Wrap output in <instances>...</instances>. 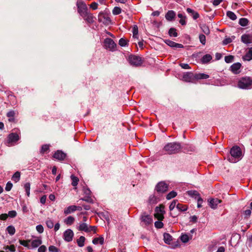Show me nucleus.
<instances>
[{
  "label": "nucleus",
  "mask_w": 252,
  "mask_h": 252,
  "mask_svg": "<svg viewBox=\"0 0 252 252\" xmlns=\"http://www.w3.org/2000/svg\"><path fill=\"white\" fill-rule=\"evenodd\" d=\"M230 156L227 158L230 162H236L242 157V151L240 148L237 146H233L230 151Z\"/></svg>",
  "instance_id": "nucleus-1"
},
{
  "label": "nucleus",
  "mask_w": 252,
  "mask_h": 252,
  "mask_svg": "<svg viewBox=\"0 0 252 252\" xmlns=\"http://www.w3.org/2000/svg\"><path fill=\"white\" fill-rule=\"evenodd\" d=\"M181 144L178 142H170L165 145L163 150L168 154H175L181 150Z\"/></svg>",
  "instance_id": "nucleus-2"
},
{
  "label": "nucleus",
  "mask_w": 252,
  "mask_h": 252,
  "mask_svg": "<svg viewBox=\"0 0 252 252\" xmlns=\"http://www.w3.org/2000/svg\"><path fill=\"white\" fill-rule=\"evenodd\" d=\"M103 46L105 49L108 50L110 51L113 52L116 50L117 44L115 42L110 38H106L104 39L103 42Z\"/></svg>",
  "instance_id": "nucleus-3"
},
{
  "label": "nucleus",
  "mask_w": 252,
  "mask_h": 252,
  "mask_svg": "<svg viewBox=\"0 0 252 252\" xmlns=\"http://www.w3.org/2000/svg\"><path fill=\"white\" fill-rule=\"evenodd\" d=\"M252 83V80L249 77H242L238 82L239 88L243 89H248Z\"/></svg>",
  "instance_id": "nucleus-4"
},
{
  "label": "nucleus",
  "mask_w": 252,
  "mask_h": 252,
  "mask_svg": "<svg viewBox=\"0 0 252 252\" xmlns=\"http://www.w3.org/2000/svg\"><path fill=\"white\" fill-rule=\"evenodd\" d=\"M128 60L129 63L135 66H140L143 63L142 58L138 56L131 55L129 56Z\"/></svg>",
  "instance_id": "nucleus-5"
},
{
  "label": "nucleus",
  "mask_w": 252,
  "mask_h": 252,
  "mask_svg": "<svg viewBox=\"0 0 252 252\" xmlns=\"http://www.w3.org/2000/svg\"><path fill=\"white\" fill-rule=\"evenodd\" d=\"M140 220L142 223V225L148 226L151 224L153 222V219L152 217L147 214L145 212L142 213L140 216Z\"/></svg>",
  "instance_id": "nucleus-6"
},
{
  "label": "nucleus",
  "mask_w": 252,
  "mask_h": 252,
  "mask_svg": "<svg viewBox=\"0 0 252 252\" xmlns=\"http://www.w3.org/2000/svg\"><path fill=\"white\" fill-rule=\"evenodd\" d=\"M169 185L165 182L162 181L158 183L155 187V190L158 193H163L168 189Z\"/></svg>",
  "instance_id": "nucleus-7"
},
{
  "label": "nucleus",
  "mask_w": 252,
  "mask_h": 252,
  "mask_svg": "<svg viewBox=\"0 0 252 252\" xmlns=\"http://www.w3.org/2000/svg\"><path fill=\"white\" fill-rule=\"evenodd\" d=\"M78 12L81 16H85V14L88 12V7L85 3L82 1H78L76 3Z\"/></svg>",
  "instance_id": "nucleus-8"
},
{
  "label": "nucleus",
  "mask_w": 252,
  "mask_h": 252,
  "mask_svg": "<svg viewBox=\"0 0 252 252\" xmlns=\"http://www.w3.org/2000/svg\"><path fill=\"white\" fill-rule=\"evenodd\" d=\"M98 20L99 22H102L104 24H109L111 21L110 18L104 14L102 12L98 14Z\"/></svg>",
  "instance_id": "nucleus-9"
},
{
  "label": "nucleus",
  "mask_w": 252,
  "mask_h": 252,
  "mask_svg": "<svg viewBox=\"0 0 252 252\" xmlns=\"http://www.w3.org/2000/svg\"><path fill=\"white\" fill-rule=\"evenodd\" d=\"M73 236L74 233L70 229L66 230L63 235L64 240L67 242H71L72 240Z\"/></svg>",
  "instance_id": "nucleus-10"
},
{
  "label": "nucleus",
  "mask_w": 252,
  "mask_h": 252,
  "mask_svg": "<svg viewBox=\"0 0 252 252\" xmlns=\"http://www.w3.org/2000/svg\"><path fill=\"white\" fill-rule=\"evenodd\" d=\"M183 79L187 82L193 83L195 80L194 74L191 72H188L183 75Z\"/></svg>",
  "instance_id": "nucleus-11"
},
{
  "label": "nucleus",
  "mask_w": 252,
  "mask_h": 252,
  "mask_svg": "<svg viewBox=\"0 0 252 252\" xmlns=\"http://www.w3.org/2000/svg\"><path fill=\"white\" fill-rule=\"evenodd\" d=\"M66 157V154L61 150H57L53 155V158L60 160H63Z\"/></svg>",
  "instance_id": "nucleus-12"
},
{
  "label": "nucleus",
  "mask_w": 252,
  "mask_h": 252,
  "mask_svg": "<svg viewBox=\"0 0 252 252\" xmlns=\"http://www.w3.org/2000/svg\"><path fill=\"white\" fill-rule=\"evenodd\" d=\"M164 42L171 47H174L176 48H183L184 46L182 44L176 43L173 41H171L169 39H166L164 40Z\"/></svg>",
  "instance_id": "nucleus-13"
},
{
  "label": "nucleus",
  "mask_w": 252,
  "mask_h": 252,
  "mask_svg": "<svg viewBox=\"0 0 252 252\" xmlns=\"http://www.w3.org/2000/svg\"><path fill=\"white\" fill-rule=\"evenodd\" d=\"M8 143L16 142L19 139V136L16 133H11L9 134L7 137Z\"/></svg>",
  "instance_id": "nucleus-14"
},
{
  "label": "nucleus",
  "mask_w": 252,
  "mask_h": 252,
  "mask_svg": "<svg viewBox=\"0 0 252 252\" xmlns=\"http://www.w3.org/2000/svg\"><path fill=\"white\" fill-rule=\"evenodd\" d=\"M241 67V64L239 63H234L230 66V70L234 74H237L240 73L239 69Z\"/></svg>",
  "instance_id": "nucleus-15"
},
{
  "label": "nucleus",
  "mask_w": 252,
  "mask_h": 252,
  "mask_svg": "<svg viewBox=\"0 0 252 252\" xmlns=\"http://www.w3.org/2000/svg\"><path fill=\"white\" fill-rule=\"evenodd\" d=\"M241 41L246 44L252 43V36L250 34H243L241 36Z\"/></svg>",
  "instance_id": "nucleus-16"
},
{
  "label": "nucleus",
  "mask_w": 252,
  "mask_h": 252,
  "mask_svg": "<svg viewBox=\"0 0 252 252\" xmlns=\"http://www.w3.org/2000/svg\"><path fill=\"white\" fill-rule=\"evenodd\" d=\"M176 13L173 10H169L165 14V18L167 21H171L175 19Z\"/></svg>",
  "instance_id": "nucleus-17"
},
{
  "label": "nucleus",
  "mask_w": 252,
  "mask_h": 252,
  "mask_svg": "<svg viewBox=\"0 0 252 252\" xmlns=\"http://www.w3.org/2000/svg\"><path fill=\"white\" fill-rule=\"evenodd\" d=\"M209 202V206H210V207L213 209H215L217 208V205L219 203L221 202V200L218 199L217 198H216V199L212 198V199H210Z\"/></svg>",
  "instance_id": "nucleus-18"
},
{
  "label": "nucleus",
  "mask_w": 252,
  "mask_h": 252,
  "mask_svg": "<svg viewBox=\"0 0 252 252\" xmlns=\"http://www.w3.org/2000/svg\"><path fill=\"white\" fill-rule=\"evenodd\" d=\"M85 16H82L81 17L88 23H93L94 21V16L91 13L88 12L85 14Z\"/></svg>",
  "instance_id": "nucleus-19"
},
{
  "label": "nucleus",
  "mask_w": 252,
  "mask_h": 252,
  "mask_svg": "<svg viewBox=\"0 0 252 252\" xmlns=\"http://www.w3.org/2000/svg\"><path fill=\"white\" fill-rule=\"evenodd\" d=\"M187 12L192 17L194 20L199 17V13L190 8H187Z\"/></svg>",
  "instance_id": "nucleus-20"
},
{
  "label": "nucleus",
  "mask_w": 252,
  "mask_h": 252,
  "mask_svg": "<svg viewBox=\"0 0 252 252\" xmlns=\"http://www.w3.org/2000/svg\"><path fill=\"white\" fill-rule=\"evenodd\" d=\"M89 225L86 223H82L80 224L78 230L79 231H84L86 232H90V230L89 229Z\"/></svg>",
  "instance_id": "nucleus-21"
},
{
  "label": "nucleus",
  "mask_w": 252,
  "mask_h": 252,
  "mask_svg": "<svg viewBox=\"0 0 252 252\" xmlns=\"http://www.w3.org/2000/svg\"><path fill=\"white\" fill-rule=\"evenodd\" d=\"M212 59V57L210 54H206L202 57L201 62L202 63L205 64L208 63Z\"/></svg>",
  "instance_id": "nucleus-22"
},
{
  "label": "nucleus",
  "mask_w": 252,
  "mask_h": 252,
  "mask_svg": "<svg viewBox=\"0 0 252 252\" xmlns=\"http://www.w3.org/2000/svg\"><path fill=\"white\" fill-rule=\"evenodd\" d=\"M194 77L195 80L206 79L209 77V76L205 73H195Z\"/></svg>",
  "instance_id": "nucleus-23"
},
{
  "label": "nucleus",
  "mask_w": 252,
  "mask_h": 252,
  "mask_svg": "<svg viewBox=\"0 0 252 252\" xmlns=\"http://www.w3.org/2000/svg\"><path fill=\"white\" fill-rule=\"evenodd\" d=\"M243 59L248 61L252 60V47L249 48V51L243 56Z\"/></svg>",
  "instance_id": "nucleus-24"
},
{
  "label": "nucleus",
  "mask_w": 252,
  "mask_h": 252,
  "mask_svg": "<svg viewBox=\"0 0 252 252\" xmlns=\"http://www.w3.org/2000/svg\"><path fill=\"white\" fill-rule=\"evenodd\" d=\"M74 211H75V205H71L64 209V214L65 215H68Z\"/></svg>",
  "instance_id": "nucleus-25"
},
{
  "label": "nucleus",
  "mask_w": 252,
  "mask_h": 252,
  "mask_svg": "<svg viewBox=\"0 0 252 252\" xmlns=\"http://www.w3.org/2000/svg\"><path fill=\"white\" fill-rule=\"evenodd\" d=\"M164 241L166 244H170V242L172 240V236L167 233H165L163 234Z\"/></svg>",
  "instance_id": "nucleus-26"
},
{
  "label": "nucleus",
  "mask_w": 252,
  "mask_h": 252,
  "mask_svg": "<svg viewBox=\"0 0 252 252\" xmlns=\"http://www.w3.org/2000/svg\"><path fill=\"white\" fill-rule=\"evenodd\" d=\"M177 209L180 212H185L188 210V207L186 205L178 203L177 205Z\"/></svg>",
  "instance_id": "nucleus-27"
},
{
  "label": "nucleus",
  "mask_w": 252,
  "mask_h": 252,
  "mask_svg": "<svg viewBox=\"0 0 252 252\" xmlns=\"http://www.w3.org/2000/svg\"><path fill=\"white\" fill-rule=\"evenodd\" d=\"M178 17L179 18H180V20H179L180 24H181L183 26L186 25L187 24L186 21V16H184L182 13H179L178 14Z\"/></svg>",
  "instance_id": "nucleus-28"
},
{
  "label": "nucleus",
  "mask_w": 252,
  "mask_h": 252,
  "mask_svg": "<svg viewBox=\"0 0 252 252\" xmlns=\"http://www.w3.org/2000/svg\"><path fill=\"white\" fill-rule=\"evenodd\" d=\"M93 243L94 245L97 244L98 243L102 245L104 243V238L102 236H100L98 238H95L93 240Z\"/></svg>",
  "instance_id": "nucleus-29"
},
{
  "label": "nucleus",
  "mask_w": 252,
  "mask_h": 252,
  "mask_svg": "<svg viewBox=\"0 0 252 252\" xmlns=\"http://www.w3.org/2000/svg\"><path fill=\"white\" fill-rule=\"evenodd\" d=\"M164 206L163 204L159 205V206H157L155 208V212L156 213H159L164 214L165 211H164Z\"/></svg>",
  "instance_id": "nucleus-30"
},
{
  "label": "nucleus",
  "mask_w": 252,
  "mask_h": 252,
  "mask_svg": "<svg viewBox=\"0 0 252 252\" xmlns=\"http://www.w3.org/2000/svg\"><path fill=\"white\" fill-rule=\"evenodd\" d=\"M74 220V218L70 216L64 220V222L66 224L70 225L73 223Z\"/></svg>",
  "instance_id": "nucleus-31"
},
{
  "label": "nucleus",
  "mask_w": 252,
  "mask_h": 252,
  "mask_svg": "<svg viewBox=\"0 0 252 252\" xmlns=\"http://www.w3.org/2000/svg\"><path fill=\"white\" fill-rule=\"evenodd\" d=\"M188 194L191 197H194L195 199L197 198L199 196V194L197 191L196 190H189L188 191Z\"/></svg>",
  "instance_id": "nucleus-32"
},
{
  "label": "nucleus",
  "mask_w": 252,
  "mask_h": 252,
  "mask_svg": "<svg viewBox=\"0 0 252 252\" xmlns=\"http://www.w3.org/2000/svg\"><path fill=\"white\" fill-rule=\"evenodd\" d=\"M168 34L170 36L177 37L178 33L177 32V30L174 28H171L168 31Z\"/></svg>",
  "instance_id": "nucleus-33"
},
{
  "label": "nucleus",
  "mask_w": 252,
  "mask_h": 252,
  "mask_svg": "<svg viewBox=\"0 0 252 252\" xmlns=\"http://www.w3.org/2000/svg\"><path fill=\"white\" fill-rule=\"evenodd\" d=\"M20 172L19 171H16L12 176V180L14 181L15 182L17 183L20 179Z\"/></svg>",
  "instance_id": "nucleus-34"
},
{
  "label": "nucleus",
  "mask_w": 252,
  "mask_h": 252,
  "mask_svg": "<svg viewBox=\"0 0 252 252\" xmlns=\"http://www.w3.org/2000/svg\"><path fill=\"white\" fill-rule=\"evenodd\" d=\"M200 28L202 32L206 35L210 34V31L209 27L205 24H203L200 26Z\"/></svg>",
  "instance_id": "nucleus-35"
},
{
  "label": "nucleus",
  "mask_w": 252,
  "mask_h": 252,
  "mask_svg": "<svg viewBox=\"0 0 252 252\" xmlns=\"http://www.w3.org/2000/svg\"><path fill=\"white\" fill-rule=\"evenodd\" d=\"M249 21L248 19L245 18H242L239 19V24L243 27H245L248 25Z\"/></svg>",
  "instance_id": "nucleus-36"
},
{
  "label": "nucleus",
  "mask_w": 252,
  "mask_h": 252,
  "mask_svg": "<svg viewBox=\"0 0 252 252\" xmlns=\"http://www.w3.org/2000/svg\"><path fill=\"white\" fill-rule=\"evenodd\" d=\"M128 40L124 38H121L119 41V44L122 47H125L128 45Z\"/></svg>",
  "instance_id": "nucleus-37"
},
{
  "label": "nucleus",
  "mask_w": 252,
  "mask_h": 252,
  "mask_svg": "<svg viewBox=\"0 0 252 252\" xmlns=\"http://www.w3.org/2000/svg\"><path fill=\"white\" fill-rule=\"evenodd\" d=\"M85 237L84 236H81L77 240V244L79 247H82L84 246V242L85 241Z\"/></svg>",
  "instance_id": "nucleus-38"
},
{
  "label": "nucleus",
  "mask_w": 252,
  "mask_h": 252,
  "mask_svg": "<svg viewBox=\"0 0 252 252\" xmlns=\"http://www.w3.org/2000/svg\"><path fill=\"white\" fill-rule=\"evenodd\" d=\"M42 244V241L40 239H35L32 242V246L33 248H36Z\"/></svg>",
  "instance_id": "nucleus-39"
},
{
  "label": "nucleus",
  "mask_w": 252,
  "mask_h": 252,
  "mask_svg": "<svg viewBox=\"0 0 252 252\" xmlns=\"http://www.w3.org/2000/svg\"><path fill=\"white\" fill-rule=\"evenodd\" d=\"M226 16L232 20H235L237 19L236 14L230 11H228L226 12Z\"/></svg>",
  "instance_id": "nucleus-40"
},
{
  "label": "nucleus",
  "mask_w": 252,
  "mask_h": 252,
  "mask_svg": "<svg viewBox=\"0 0 252 252\" xmlns=\"http://www.w3.org/2000/svg\"><path fill=\"white\" fill-rule=\"evenodd\" d=\"M157 198L155 195H151L149 197L148 202L150 204H155L157 203Z\"/></svg>",
  "instance_id": "nucleus-41"
},
{
  "label": "nucleus",
  "mask_w": 252,
  "mask_h": 252,
  "mask_svg": "<svg viewBox=\"0 0 252 252\" xmlns=\"http://www.w3.org/2000/svg\"><path fill=\"white\" fill-rule=\"evenodd\" d=\"M6 230L10 235H13L15 233V229L12 225L8 226L6 228Z\"/></svg>",
  "instance_id": "nucleus-42"
},
{
  "label": "nucleus",
  "mask_w": 252,
  "mask_h": 252,
  "mask_svg": "<svg viewBox=\"0 0 252 252\" xmlns=\"http://www.w3.org/2000/svg\"><path fill=\"white\" fill-rule=\"evenodd\" d=\"M177 195V193L176 191H171V192H170L169 193H168L166 195V199L167 200H170L174 197H175V196H176V195Z\"/></svg>",
  "instance_id": "nucleus-43"
},
{
  "label": "nucleus",
  "mask_w": 252,
  "mask_h": 252,
  "mask_svg": "<svg viewBox=\"0 0 252 252\" xmlns=\"http://www.w3.org/2000/svg\"><path fill=\"white\" fill-rule=\"evenodd\" d=\"M71 179L72 180L71 185L73 187L76 186L77 185V184H78V182H79V179L77 177L74 176L73 175H72L71 176Z\"/></svg>",
  "instance_id": "nucleus-44"
},
{
  "label": "nucleus",
  "mask_w": 252,
  "mask_h": 252,
  "mask_svg": "<svg viewBox=\"0 0 252 252\" xmlns=\"http://www.w3.org/2000/svg\"><path fill=\"white\" fill-rule=\"evenodd\" d=\"M178 203V201L177 200H173L169 207V210L171 211L174 210L175 207L177 208V205Z\"/></svg>",
  "instance_id": "nucleus-45"
},
{
  "label": "nucleus",
  "mask_w": 252,
  "mask_h": 252,
  "mask_svg": "<svg viewBox=\"0 0 252 252\" xmlns=\"http://www.w3.org/2000/svg\"><path fill=\"white\" fill-rule=\"evenodd\" d=\"M49 149V145L47 144H45L42 146L41 149L40 150L41 154H44L47 152Z\"/></svg>",
  "instance_id": "nucleus-46"
},
{
  "label": "nucleus",
  "mask_w": 252,
  "mask_h": 252,
  "mask_svg": "<svg viewBox=\"0 0 252 252\" xmlns=\"http://www.w3.org/2000/svg\"><path fill=\"white\" fill-rule=\"evenodd\" d=\"M121 8L117 6L115 7L112 10V13L115 15L120 14L121 13Z\"/></svg>",
  "instance_id": "nucleus-47"
},
{
  "label": "nucleus",
  "mask_w": 252,
  "mask_h": 252,
  "mask_svg": "<svg viewBox=\"0 0 252 252\" xmlns=\"http://www.w3.org/2000/svg\"><path fill=\"white\" fill-rule=\"evenodd\" d=\"M234 58L232 55L226 56L224 57V61L226 63H230L233 61Z\"/></svg>",
  "instance_id": "nucleus-48"
},
{
  "label": "nucleus",
  "mask_w": 252,
  "mask_h": 252,
  "mask_svg": "<svg viewBox=\"0 0 252 252\" xmlns=\"http://www.w3.org/2000/svg\"><path fill=\"white\" fill-rule=\"evenodd\" d=\"M133 37L134 38L137 37V34L138 33V28L137 25H134L132 28Z\"/></svg>",
  "instance_id": "nucleus-49"
},
{
  "label": "nucleus",
  "mask_w": 252,
  "mask_h": 252,
  "mask_svg": "<svg viewBox=\"0 0 252 252\" xmlns=\"http://www.w3.org/2000/svg\"><path fill=\"white\" fill-rule=\"evenodd\" d=\"M181 240L182 242L186 243H187L189 240V236L187 234H182L180 237Z\"/></svg>",
  "instance_id": "nucleus-50"
},
{
  "label": "nucleus",
  "mask_w": 252,
  "mask_h": 252,
  "mask_svg": "<svg viewBox=\"0 0 252 252\" xmlns=\"http://www.w3.org/2000/svg\"><path fill=\"white\" fill-rule=\"evenodd\" d=\"M154 216L158 220H162L164 218V214L159 213L156 212V213L154 214Z\"/></svg>",
  "instance_id": "nucleus-51"
},
{
  "label": "nucleus",
  "mask_w": 252,
  "mask_h": 252,
  "mask_svg": "<svg viewBox=\"0 0 252 252\" xmlns=\"http://www.w3.org/2000/svg\"><path fill=\"white\" fill-rule=\"evenodd\" d=\"M24 188L25 191L27 193V194L28 196H29L30 194V183H27L24 185Z\"/></svg>",
  "instance_id": "nucleus-52"
},
{
  "label": "nucleus",
  "mask_w": 252,
  "mask_h": 252,
  "mask_svg": "<svg viewBox=\"0 0 252 252\" xmlns=\"http://www.w3.org/2000/svg\"><path fill=\"white\" fill-rule=\"evenodd\" d=\"M4 249L5 250H8L11 252H15L16 251L15 247L14 245L5 246Z\"/></svg>",
  "instance_id": "nucleus-53"
},
{
  "label": "nucleus",
  "mask_w": 252,
  "mask_h": 252,
  "mask_svg": "<svg viewBox=\"0 0 252 252\" xmlns=\"http://www.w3.org/2000/svg\"><path fill=\"white\" fill-rule=\"evenodd\" d=\"M199 41L203 45L206 44V36L203 34H200L199 36Z\"/></svg>",
  "instance_id": "nucleus-54"
},
{
  "label": "nucleus",
  "mask_w": 252,
  "mask_h": 252,
  "mask_svg": "<svg viewBox=\"0 0 252 252\" xmlns=\"http://www.w3.org/2000/svg\"><path fill=\"white\" fill-rule=\"evenodd\" d=\"M46 224L47 226L50 229H51L54 227V223L53 221L49 219H48V220H46Z\"/></svg>",
  "instance_id": "nucleus-55"
},
{
  "label": "nucleus",
  "mask_w": 252,
  "mask_h": 252,
  "mask_svg": "<svg viewBox=\"0 0 252 252\" xmlns=\"http://www.w3.org/2000/svg\"><path fill=\"white\" fill-rule=\"evenodd\" d=\"M19 242L21 245L24 246L25 247H27V248L29 247V242H30V240L27 241V240H19Z\"/></svg>",
  "instance_id": "nucleus-56"
},
{
  "label": "nucleus",
  "mask_w": 252,
  "mask_h": 252,
  "mask_svg": "<svg viewBox=\"0 0 252 252\" xmlns=\"http://www.w3.org/2000/svg\"><path fill=\"white\" fill-rule=\"evenodd\" d=\"M161 221L162 220L156 221L155 222V226L157 228H161L163 227V223Z\"/></svg>",
  "instance_id": "nucleus-57"
},
{
  "label": "nucleus",
  "mask_w": 252,
  "mask_h": 252,
  "mask_svg": "<svg viewBox=\"0 0 252 252\" xmlns=\"http://www.w3.org/2000/svg\"><path fill=\"white\" fill-rule=\"evenodd\" d=\"M81 199L89 203H93V200L90 196H86L85 197L82 198Z\"/></svg>",
  "instance_id": "nucleus-58"
},
{
  "label": "nucleus",
  "mask_w": 252,
  "mask_h": 252,
  "mask_svg": "<svg viewBox=\"0 0 252 252\" xmlns=\"http://www.w3.org/2000/svg\"><path fill=\"white\" fill-rule=\"evenodd\" d=\"M49 251L51 252H59V250L54 246H50L49 247Z\"/></svg>",
  "instance_id": "nucleus-59"
},
{
  "label": "nucleus",
  "mask_w": 252,
  "mask_h": 252,
  "mask_svg": "<svg viewBox=\"0 0 252 252\" xmlns=\"http://www.w3.org/2000/svg\"><path fill=\"white\" fill-rule=\"evenodd\" d=\"M12 186V184L10 182H8L6 185L5 189L7 191H10L11 189Z\"/></svg>",
  "instance_id": "nucleus-60"
},
{
  "label": "nucleus",
  "mask_w": 252,
  "mask_h": 252,
  "mask_svg": "<svg viewBox=\"0 0 252 252\" xmlns=\"http://www.w3.org/2000/svg\"><path fill=\"white\" fill-rule=\"evenodd\" d=\"M232 41V40L231 38L230 37H227L225 38L222 41L223 45H227L230 43H231Z\"/></svg>",
  "instance_id": "nucleus-61"
},
{
  "label": "nucleus",
  "mask_w": 252,
  "mask_h": 252,
  "mask_svg": "<svg viewBox=\"0 0 252 252\" xmlns=\"http://www.w3.org/2000/svg\"><path fill=\"white\" fill-rule=\"evenodd\" d=\"M36 230L39 233H42L44 231V228L41 224L37 225L36 227Z\"/></svg>",
  "instance_id": "nucleus-62"
},
{
  "label": "nucleus",
  "mask_w": 252,
  "mask_h": 252,
  "mask_svg": "<svg viewBox=\"0 0 252 252\" xmlns=\"http://www.w3.org/2000/svg\"><path fill=\"white\" fill-rule=\"evenodd\" d=\"M8 215V217H10V218H14L17 215V213L15 211H10L8 212V214H7Z\"/></svg>",
  "instance_id": "nucleus-63"
},
{
  "label": "nucleus",
  "mask_w": 252,
  "mask_h": 252,
  "mask_svg": "<svg viewBox=\"0 0 252 252\" xmlns=\"http://www.w3.org/2000/svg\"><path fill=\"white\" fill-rule=\"evenodd\" d=\"M46 250V247L44 245L41 246L38 249V252H45Z\"/></svg>",
  "instance_id": "nucleus-64"
}]
</instances>
